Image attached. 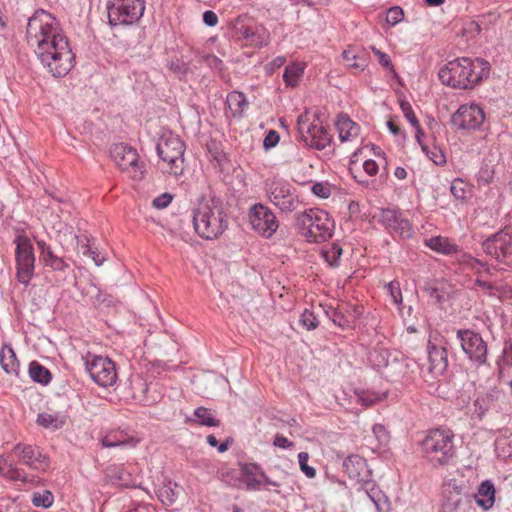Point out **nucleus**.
<instances>
[{"label": "nucleus", "mask_w": 512, "mask_h": 512, "mask_svg": "<svg viewBox=\"0 0 512 512\" xmlns=\"http://www.w3.org/2000/svg\"><path fill=\"white\" fill-rule=\"evenodd\" d=\"M26 41L54 77H64L74 66L75 55L59 20L51 13L38 9L29 17Z\"/></svg>", "instance_id": "obj_1"}, {"label": "nucleus", "mask_w": 512, "mask_h": 512, "mask_svg": "<svg viewBox=\"0 0 512 512\" xmlns=\"http://www.w3.org/2000/svg\"><path fill=\"white\" fill-rule=\"evenodd\" d=\"M490 73V64L482 58L462 57L452 60L440 68L438 76L447 86L457 89H472Z\"/></svg>", "instance_id": "obj_2"}, {"label": "nucleus", "mask_w": 512, "mask_h": 512, "mask_svg": "<svg viewBox=\"0 0 512 512\" xmlns=\"http://www.w3.org/2000/svg\"><path fill=\"white\" fill-rule=\"evenodd\" d=\"M195 232L203 239L213 240L228 227V216L223 201L218 197L203 198L192 210Z\"/></svg>", "instance_id": "obj_3"}, {"label": "nucleus", "mask_w": 512, "mask_h": 512, "mask_svg": "<svg viewBox=\"0 0 512 512\" xmlns=\"http://www.w3.org/2000/svg\"><path fill=\"white\" fill-rule=\"evenodd\" d=\"M295 227L307 242L321 243L332 237L335 224L325 210L310 208L296 215Z\"/></svg>", "instance_id": "obj_4"}, {"label": "nucleus", "mask_w": 512, "mask_h": 512, "mask_svg": "<svg viewBox=\"0 0 512 512\" xmlns=\"http://www.w3.org/2000/svg\"><path fill=\"white\" fill-rule=\"evenodd\" d=\"M421 446L424 458L434 467L448 464L455 456L454 434L449 429L430 430Z\"/></svg>", "instance_id": "obj_5"}, {"label": "nucleus", "mask_w": 512, "mask_h": 512, "mask_svg": "<svg viewBox=\"0 0 512 512\" xmlns=\"http://www.w3.org/2000/svg\"><path fill=\"white\" fill-rule=\"evenodd\" d=\"M157 154L168 165L167 171L174 176H181L185 169V144L176 135H163L157 144Z\"/></svg>", "instance_id": "obj_6"}, {"label": "nucleus", "mask_w": 512, "mask_h": 512, "mask_svg": "<svg viewBox=\"0 0 512 512\" xmlns=\"http://www.w3.org/2000/svg\"><path fill=\"white\" fill-rule=\"evenodd\" d=\"M145 0H108L106 9L111 26L133 25L145 12Z\"/></svg>", "instance_id": "obj_7"}, {"label": "nucleus", "mask_w": 512, "mask_h": 512, "mask_svg": "<svg viewBox=\"0 0 512 512\" xmlns=\"http://www.w3.org/2000/svg\"><path fill=\"white\" fill-rule=\"evenodd\" d=\"M266 195L281 212L296 210L299 199L296 189L286 180L274 177L265 183Z\"/></svg>", "instance_id": "obj_8"}, {"label": "nucleus", "mask_w": 512, "mask_h": 512, "mask_svg": "<svg viewBox=\"0 0 512 512\" xmlns=\"http://www.w3.org/2000/svg\"><path fill=\"white\" fill-rule=\"evenodd\" d=\"M14 244L16 245V277L21 284L28 286L34 276L36 260L34 249L31 240L23 233L15 237Z\"/></svg>", "instance_id": "obj_9"}, {"label": "nucleus", "mask_w": 512, "mask_h": 512, "mask_svg": "<svg viewBox=\"0 0 512 512\" xmlns=\"http://www.w3.org/2000/svg\"><path fill=\"white\" fill-rule=\"evenodd\" d=\"M83 360L86 371L97 385L109 387L116 383L118 378L116 365L110 358L89 352Z\"/></svg>", "instance_id": "obj_10"}, {"label": "nucleus", "mask_w": 512, "mask_h": 512, "mask_svg": "<svg viewBox=\"0 0 512 512\" xmlns=\"http://www.w3.org/2000/svg\"><path fill=\"white\" fill-rule=\"evenodd\" d=\"M297 131L300 140L311 148L323 150L331 143V135L327 128L315 121L310 122L307 112L298 116Z\"/></svg>", "instance_id": "obj_11"}, {"label": "nucleus", "mask_w": 512, "mask_h": 512, "mask_svg": "<svg viewBox=\"0 0 512 512\" xmlns=\"http://www.w3.org/2000/svg\"><path fill=\"white\" fill-rule=\"evenodd\" d=\"M248 220L253 231L269 239L279 228V221L274 212L262 203H256L248 210Z\"/></svg>", "instance_id": "obj_12"}, {"label": "nucleus", "mask_w": 512, "mask_h": 512, "mask_svg": "<svg viewBox=\"0 0 512 512\" xmlns=\"http://www.w3.org/2000/svg\"><path fill=\"white\" fill-rule=\"evenodd\" d=\"M355 467L359 470L357 473V482L361 484V487L357 490L359 500L364 501L365 499H369L375 508L381 511L385 497L371 481V471L368 469L366 461L362 457H354V468Z\"/></svg>", "instance_id": "obj_13"}, {"label": "nucleus", "mask_w": 512, "mask_h": 512, "mask_svg": "<svg viewBox=\"0 0 512 512\" xmlns=\"http://www.w3.org/2000/svg\"><path fill=\"white\" fill-rule=\"evenodd\" d=\"M368 360L377 370L386 369V376L393 378H404L408 376L409 362L407 359L390 361V353L384 347H376L369 353Z\"/></svg>", "instance_id": "obj_14"}, {"label": "nucleus", "mask_w": 512, "mask_h": 512, "mask_svg": "<svg viewBox=\"0 0 512 512\" xmlns=\"http://www.w3.org/2000/svg\"><path fill=\"white\" fill-rule=\"evenodd\" d=\"M486 254L500 262L512 261V226H507L483 242Z\"/></svg>", "instance_id": "obj_15"}, {"label": "nucleus", "mask_w": 512, "mask_h": 512, "mask_svg": "<svg viewBox=\"0 0 512 512\" xmlns=\"http://www.w3.org/2000/svg\"><path fill=\"white\" fill-rule=\"evenodd\" d=\"M378 222L393 236L401 238H409L413 234V228L405 217L404 213L396 208L381 209L379 214L375 216Z\"/></svg>", "instance_id": "obj_16"}, {"label": "nucleus", "mask_w": 512, "mask_h": 512, "mask_svg": "<svg viewBox=\"0 0 512 512\" xmlns=\"http://www.w3.org/2000/svg\"><path fill=\"white\" fill-rule=\"evenodd\" d=\"M12 452L22 464L33 470L45 471L50 466L48 456L36 445L17 443Z\"/></svg>", "instance_id": "obj_17"}, {"label": "nucleus", "mask_w": 512, "mask_h": 512, "mask_svg": "<svg viewBox=\"0 0 512 512\" xmlns=\"http://www.w3.org/2000/svg\"><path fill=\"white\" fill-rule=\"evenodd\" d=\"M452 119L453 123L461 129L475 130L484 123L486 115L482 106L470 103L461 105Z\"/></svg>", "instance_id": "obj_18"}, {"label": "nucleus", "mask_w": 512, "mask_h": 512, "mask_svg": "<svg viewBox=\"0 0 512 512\" xmlns=\"http://www.w3.org/2000/svg\"><path fill=\"white\" fill-rule=\"evenodd\" d=\"M463 351L468 357L479 364L486 361L487 345L481 336L470 330H460L457 333Z\"/></svg>", "instance_id": "obj_19"}, {"label": "nucleus", "mask_w": 512, "mask_h": 512, "mask_svg": "<svg viewBox=\"0 0 512 512\" xmlns=\"http://www.w3.org/2000/svg\"><path fill=\"white\" fill-rule=\"evenodd\" d=\"M111 157L115 164L122 171L134 172L142 174V165L139 163V155L136 149L127 146L123 143L115 144L111 148Z\"/></svg>", "instance_id": "obj_20"}, {"label": "nucleus", "mask_w": 512, "mask_h": 512, "mask_svg": "<svg viewBox=\"0 0 512 512\" xmlns=\"http://www.w3.org/2000/svg\"><path fill=\"white\" fill-rule=\"evenodd\" d=\"M240 478L245 483L246 490L256 491L261 484L279 487L280 483L270 479L256 463H240Z\"/></svg>", "instance_id": "obj_21"}, {"label": "nucleus", "mask_w": 512, "mask_h": 512, "mask_svg": "<svg viewBox=\"0 0 512 512\" xmlns=\"http://www.w3.org/2000/svg\"><path fill=\"white\" fill-rule=\"evenodd\" d=\"M36 244L40 250L39 258L45 268L61 275H64L68 270H70L71 266L69 258L56 254L51 245L47 244L42 239H36Z\"/></svg>", "instance_id": "obj_22"}, {"label": "nucleus", "mask_w": 512, "mask_h": 512, "mask_svg": "<svg viewBox=\"0 0 512 512\" xmlns=\"http://www.w3.org/2000/svg\"><path fill=\"white\" fill-rule=\"evenodd\" d=\"M138 442L137 438L120 430L110 431L101 439L102 445L107 448H134Z\"/></svg>", "instance_id": "obj_23"}, {"label": "nucleus", "mask_w": 512, "mask_h": 512, "mask_svg": "<svg viewBox=\"0 0 512 512\" xmlns=\"http://www.w3.org/2000/svg\"><path fill=\"white\" fill-rule=\"evenodd\" d=\"M476 504L483 510L490 509L495 502V488L492 482L484 481L478 487L477 493L474 495Z\"/></svg>", "instance_id": "obj_24"}, {"label": "nucleus", "mask_w": 512, "mask_h": 512, "mask_svg": "<svg viewBox=\"0 0 512 512\" xmlns=\"http://www.w3.org/2000/svg\"><path fill=\"white\" fill-rule=\"evenodd\" d=\"M0 364L2 369L10 375H19V361L11 346L5 345L0 352Z\"/></svg>", "instance_id": "obj_25"}, {"label": "nucleus", "mask_w": 512, "mask_h": 512, "mask_svg": "<svg viewBox=\"0 0 512 512\" xmlns=\"http://www.w3.org/2000/svg\"><path fill=\"white\" fill-rule=\"evenodd\" d=\"M226 103L232 116L235 118L242 117L245 109L248 106V101L245 94L240 91L229 92L226 97Z\"/></svg>", "instance_id": "obj_26"}, {"label": "nucleus", "mask_w": 512, "mask_h": 512, "mask_svg": "<svg viewBox=\"0 0 512 512\" xmlns=\"http://www.w3.org/2000/svg\"><path fill=\"white\" fill-rule=\"evenodd\" d=\"M430 372L442 374L447 368V353L445 349L432 346L428 351Z\"/></svg>", "instance_id": "obj_27"}, {"label": "nucleus", "mask_w": 512, "mask_h": 512, "mask_svg": "<svg viewBox=\"0 0 512 512\" xmlns=\"http://www.w3.org/2000/svg\"><path fill=\"white\" fill-rule=\"evenodd\" d=\"M67 416L63 412H42L37 416L36 423L47 429H59L64 426Z\"/></svg>", "instance_id": "obj_28"}, {"label": "nucleus", "mask_w": 512, "mask_h": 512, "mask_svg": "<svg viewBox=\"0 0 512 512\" xmlns=\"http://www.w3.org/2000/svg\"><path fill=\"white\" fill-rule=\"evenodd\" d=\"M0 474L11 481L28 482L26 472L3 456H0Z\"/></svg>", "instance_id": "obj_29"}, {"label": "nucleus", "mask_w": 512, "mask_h": 512, "mask_svg": "<svg viewBox=\"0 0 512 512\" xmlns=\"http://www.w3.org/2000/svg\"><path fill=\"white\" fill-rule=\"evenodd\" d=\"M463 499V496L458 490L447 488L443 492L441 511L459 512Z\"/></svg>", "instance_id": "obj_30"}, {"label": "nucleus", "mask_w": 512, "mask_h": 512, "mask_svg": "<svg viewBox=\"0 0 512 512\" xmlns=\"http://www.w3.org/2000/svg\"><path fill=\"white\" fill-rule=\"evenodd\" d=\"M231 26L235 33L242 39L248 41L254 29L252 19L248 15H239L231 21Z\"/></svg>", "instance_id": "obj_31"}, {"label": "nucleus", "mask_w": 512, "mask_h": 512, "mask_svg": "<svg viewBox=\"0 0 512 512\" xmlns=\"http://www.w3.org/2000/svg\"><path fill=\"white\" fill-rule=\"evenodd\" d=\"M426 244L432 250L446 255L457 253L459 250L457 244L442 236L430 238L426 241Z\"/></svg>", "instance_id": "obj_32"}, {"label": "nucleus", "mask_w": 512, "mask_h": 512, "mask_svg": "<svg viewBox=\"0 0 512 512\" xmlns=\"http://www.w3.org/2000/svg\"><path fill=\"white\" fill-rule=\"evenodd\" d=\"M28 373L30 378L41 385H47L52 379L50 371L37 361L29 364Z\"/></svg>", "instance_id": "obj_33"}, {"label": "nucleus", "mask_w": 512, "mask_h": 512, "mask_svg": "<svg viewBox=\"0 0 512 512\" xmlns=\"http://www.w3.org/2000/svg\"><path fill=\"white\" fill-rule=\"evenodd\" d=\"M476 284L489 296L498 297L500 300H504L509 297L510 289L506 286L491 283L482 278H477Z\"/></svg>", "instance_id": "obj_34"}, {"label": "nucleus", "mask_w": 512, "mask_h": 512, "mask_svg": "<svg viewBox=\"0 0 512 512\" xmlns=\"http://www.w3.org/2000/svg\"><path fill=\"white\" fill-rule=\"evenodd\" d=\"M497 164L492 161H483L476 177V182L479 187L487 186L494 181L496 174Z\"/></svg>", "instance_id": "obj_35"}, {"label": "nucleus", "mask_w": 512, "mask_h": 512, "mask_svg": "<svg viewBox=\"0 0 512 512\" xmlns=\"http://www.w3.org/2000/svg\"><path fill=\"white\" fill-rule=\"evenodd\" d=\"M416 138L418 143L421 146L422 151L426 154V156L436 165H444L446 163V157L441 150V148L432 145L429 146L422 142L420 131L416 133Z\"/></svg>", "instance_id": "obj_36"}, {"label": "nucleus", "mask_w": 512, "mask_h": 512, "mask_svg": "<svg viewBox=\"0 0 512 512\" xmlns=\"http://www.w3.org/2000/svg\"><path fill=\"white\" fill-rule=\"evenodd\" d=\"M194 416L196 423L207 427H218L220 426V420L217 419L210 409L206 407H198L194 410Z\"/></svg>", "instance_id": "obj_37"}, {"label": "nucleus", "mask_w": 512, "mask_h": 512, "mask_svg": "<svg viewBox=\"0 0 512 512\" xmlns=\"http://www.w3.org/2000/svg\"><path fill=\"white\" fill-rule=\"evenodd\" d=\"M304 73V66L300 63H293L285 67L283 79L288 86L295 87Z\"/></svg>", "instance_id": "obj_38"}, {"label": "nucleus", "mask_w": 512, "mask_h": 512, "mask_svg": "<svg viewBox=\"0 0 512 512\" xmlns=\"http://www.w3.org/2000/svg\"><path fill=\"white\" fill-rule=\"evenodd\" d=\"M336 130L341 142L348 141L351 136L352 120L347 114L341 113L335 122Z\"/></svg>", "instance_id": "obj_39"}, {"label": "nucleus", "mask_w": 512, "mask_h": 512, "mask_svg": "<svg viewBox=\"0 0 512 512\" xmlns=\"http://www.w3.org/2000/svg\"><path fill=\"white\" fill-rule=\"evenodd\" d=\"M450 192L457 200L464 201L471 197L472 187L462 179H455L451 183Z\"/></svg>", "instance_id": "obj_40"}, {"label": "nucleus", "mask_w": 512, "mask_h": 512, "mask_svg": "<svg viewBox=\"0 0 512 512\" xmlns=\"http://www.w3.org/2000/svg\"><path fill=\"white\" fill-rule=\"evenodd\" d=\"M217 477L223 483L233 488L238 487L241 481L240 473L236 469L229 467H221L217 471Z\"/></svg>", "instance_id": "obj_41"}, {"label": "nucleus", "mask_w": 512, "mask_h": 512, "mask_svg": "<svg viewBox=\"0 0 512 512\" xmlns=\"http://www.w3.org/2000/svg\"><path fill=\"white\" fill-rule=\"evenodd\" d=\"M383 399L384 396L378 393L371 391H360L356 393L355 401L364 407H371Z\"/></svg>", "instance_id": "obj_42"}, {"label": "nucleus", "mask_w": 512, "mask_h": 512, "mask_svg": "<svg viewBox=\"0 0 512 512\" xmlns=\"http://www.w3.org/2000/svg\"><path fill=\"white\" fill-rule=\"evenodd\" d=\"M253 47H264L269 43V33L263 26L256 27L248 40Z\"/></svg>", "instance_id": "obj_43"}, {"label": "nucleus", "mask_w": 512, "mask_h": 512, "mask_svg": "<svg viewBox=\"0 0 512 512\" xmlns=\"http://www.w3.org/2000/svg\"><path fill=\"white\" fill-rule=\"evenodd\" d=\"M54 502V496L51 491L35 492L32 496V503L36 507L49 508Z\"/></svg>", "instance_id": "obj_44"}, {"label": "nucleus", "mask_w": 512, "mask_h": 512, "mask_svg": "<svg viewBox=\"0 0 512 512\" xmlns=\"http://www.w3.org/2000/svg\"><path fill=\"white\" fill-rule=\"evenodd\" d=\"M499 374L504 376L507 368L512 369V339L506 342L502 360L498 363Z\"/></svg>", "instance_id": "obj_45"}, {"label": "nucleus", "mask_w": 512, "mask_h": 512, "mask_svg": "<svg viewBox=\"0 0 512 512\" xmlns=\"http://www.w3.org/2000/svg\"><path fill=\"white\" fill-rule=\"evenodd\" d=\"M329 318L333 321V323L339 326L342 329L348 328L350 326V321L346 315H344L338 309H331L326 312Z\"/></svg>", "instance_id": "obj_46"}, {"label": "nucleus", "mask_w": 512, "mask_h": 512, "mask_svg": "<svg viewBox=\"0 0 512 512\" xmlns=\"http://www.w3.org/2000/svg\"><path fill=\"white\" fill-rule=\"evenodd\" d=\"M403 19H404V11L401 7L394 6L387 10L386 22L389 25L395 26L398 23H400Z\"/></svg>", "instance_id": "obj_47"}, {"label": "nucleus", "mask_w": 512, "mask_h": 512, "mask_svg": "<svg viewBox=\"0 0 512 512\" xmlns=\"http://www.w3.org/2000/svg\"><path fill=\"white\" fill-rule=\"evenodd\" d=\"M300 323L307 329L313 330L319 325V321L315 314L309 309H305L300 317Z\"/></svg>", "instance_id": "obj_48"}, {"label": "nucleus", "mask_w": 512, "mask_h": 512, "mask_svg": "<svg viewBox=\"0 0 512 512\" xmlns=\"http://www.w3.org/2000/svg\"><path fill=\"white\" fill-rule=\"evenodd\" d=\"M309 459V455L307 452H300L298 454V462L300 466V470L308 477L314 478L316 475V470L307 464Z\"/></svg>", "instance_id": "obj_49"}, {"label": "nucleus", "mask_w": 512, "mask_h": 512, "mask_svg": "<svg viewBox=\"0 0 512 512\" xmlns=\"http://www.w3.org/2000/svg\"><path fill=\"white\" fill-rule=\"evenodd\" d=\"M386 290L391 296L392 302L396 305H400L402 303V292L400 289V284L397 281H391L386 285Z\"/></svg>", "instance_id": "obj_50"}, {"label": "nucleus", "mask_w": 512, "mask_h": 512, "mask_svg": "<svg viewBox=\"0 0 512 512\" xmlns=\"http://www.w3.org/2000/svg\"><path fill=\"white\" fill-rule=\"evenodd\" d=\"M371 431L374 434L373 437H376V440L380 447L385 446L388 443L389 433L383 425L376 424L372 427Z\"/></svg>", "instance_id": "obj_51"}, {"label": "nucleus", "mask_w": 512, "mask_h": 512, "mask_svg": "<svg viewBox=\"0 0 512 512\" xmlns=\"http://www.w3.org/2000/svg\"><path fill=\"white\" fill-rule=\"evenodd\" d=\"M400 107H401V110L405 116V118L414 126L417 128V132L420 131V128H419V122L414 114V111L412 109V106L410 105L409 102H401L400 104Z\"/></svg>", "instance_id": "obj_52"}, {"label": "nucleus", "mask_w": 512, "mask_h": 512, "mask_svg": "<svg viewBox=\"0 0 512 512\" xmlns=\"http://www.w3.org/2000/svg\"><path fill=\"white\" fill-rule=\"evenodd\" d=\"M373 54L378 63L388 71H393V64L388 54L380 51L379 49L372 48Z\"/></svg>", "instance_id": "obj_53"}, {"label": "nucleus", "mask_w": 512, "mask_h": 512, "mask_svg": "<svg viewBox=\"0 0 512 512\" xmlns=\"http://www.w3.org/2000/svg\"><path fill=\"white\" fill-rule=\"evenodd\" d=\"M173 200V195L165 192L157 196L152 201V206L156 209H164L170 205Z\"/></svg>", "instance_id": "obj_54"}, {"label": "nucleus", "mask_w": 512, "mask_h": 512, "mask_svg": "<svg viewBox=\"0 0 512 512\" xmlns=\"http://www.w3.org/2000/svg\"><path fill=\"white\" fill-rule=\"evenodd\" d=\"M311 190H312L314 195H316V196H318L320 198H323V199L328 198L330 196V194H331L330 186L327 183H322V182L315 183L311 187Z\"/></svg>", "instance_id": "obj_55"}, {"label": "nucleus", "mask_w": 512, "mask_h": 512, "mask_svg": "<svg viewBox=\"0 0 512 512\" xmlns=\"http://www.w3.org/2000/svg\"><path fill=\"white\" fill-rule=\"evenodd\" d=\"M83 255L90 257L97 266H101L105 257L100 252L92 249L89 245L83 246Z\"/></svg>", "instance_id": "obj_56"}, {"label": "nucleus", "mask_w": 512, "mask_h": 512, "mask_svg": "<svg viewBox=\"0 0 512 512\" xmlns=\"http://www.w3.org/2000/svg\"><path fill=\"white\" fill-rule=\"evenodd\" d=\"M280 140L279 133L276 130H270L263 141V146L266 150L274 148Z\"/></svg>", "instance_id": "obj_57"}, {"label": "nucleus", "mask_w": 512, "mask_h": 512, "mask_svg": "<svg viewBox=\"0 0 512 512\" xmlns=\"http://www.w3.org/2000/svg\"><path fill=\"white\" fill-rule=\"evenodd\" d=\"M130 474L123 468H117L114 474L111 475V479L119 485H127Z\"/></svg>", "instance_id": "obj_58"}, {"label": "nucleus", "mask_w": 512, "mask_h": 512, "mask_svg": "<svg viewBox=\"0 0 512 512\" xmlns=\"http://www.w3.org/2000/svg\"><path fill=\"white\" fill-rule=\"evenodd\" d=\"M161 501L164 504L172 505L176 501V493L171 488H163L160 491Z\"/></svg>", "instance_id": "obj_59"}, {"label": "nucleus", "mask_w": 512, "mask_h": 512, "mask_svg": "<svg viewBox=\"0 0 512 512\" xmlns=\"http://www.w3.org/2000/svg\"><path fill=\"white\" fill-rule=\"evenodd\" d=\"M273 444L281 449H290L294 446V443L282 434L275 435Z\"/></svg>", "instance_id": "obj_60"}, {"label": "nucleus", "mask_w": 512, "mask_h": 512, "mask_svg": "<svg viewBox=\"0 0 512 512\" xmlns=\"http://www.w3.org/2000/svg\"><path fill=\"white\" fill-rule=\"evenodd\" d=\"M373 436H374V434L372 431L369 434L365 435L363 437V440H364L363 445L366 446L369 450H372L374 452L376 450H379L381 447L378 444L376 437L374 438Z\"/></svg>", "instance_id": "obj_61"}, {"label": "nucleus", "mask_w": 512, "mask_h": 512, "mask_svg": "<svg viewBox=\"0 0 512 512\" xmlns=\"http://www.w3.org/2000/svg\"><path fill=\"white\" fill-rule=\"evenodd\" d=\"M426 291L428 293V296L434 303L441 304L444 301V295L441 294L440 290L437 287H428Z\"/></svg>", "instance_id": "obj_62"}, {"label": "nucleus", "mask_w": 512, "mask_h": 512, "mask_svg": "<svg viewBox=\"0 0 512 512\" xmlns=\"http://www.w3.org/2000/svg\"><path fill=\"white\" fill-rule=\"evenodd\" d=\"M203 22L209 27H215L218 23V16L214 11L207 10L203 13Z\"/></svg>", "instance_id": "obj_63"}, {"label": "nucleus", "mask_w": 512, "mask_h": 512, "mask_svg": "<svg viewBox=\"0 0 512 512\" xmlns=\"http://www.w3.org/2000/svg\"><path fill=\"white\" fill-rule=\"evenodd\" d=\"M363 168L365 172L371 176L377 174L378 172V165L374 160H366L363 163Z\"/></svg>", "instance_id": "obj_64"}]
</instances>
